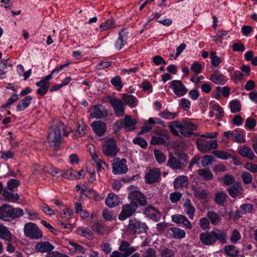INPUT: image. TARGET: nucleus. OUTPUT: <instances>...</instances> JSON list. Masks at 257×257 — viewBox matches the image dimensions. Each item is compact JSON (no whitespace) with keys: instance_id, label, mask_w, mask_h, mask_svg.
Returning <instances> with one entry per match:
<instances>
[{"instance_id":"40","label":"nucleus","mask_w":257,"mask_h":257,"mask_svg":"<svg viewBox=\"0 0 257 257\" xmlns=\"http://www.w3.org/2000/svg\"><path fill=\"white\" fill-rule=\"evenodd\" d=\"M37 85L39 87L37 89V93L40 95H44L48 91L50 83H46L45 82L41 80L37 83Z\"/></svg>"},{"instance_id":"2","label":"nucleus","mask_w":257,"mask_h":257,"mask_svg":"<svg viewBox=\"0 0 257 257\" xmlns=\"http://www.w3.org/2000/svg\"><path fill=\"white\" fill-rule=\"evenodd\" d=\"M56 121L55 126L50 128L48 134L47 139L48 142L53 145L55 149H57L61 142L62 137L61 135V130L64 129V124L61 121L54 120Z\"/></svg>"},{"instance_id":"62","label":"nucleus","mask_w":257,"mask_h":257,"mask_svg":"<svg viewBox=\"0 0 257 257\" xmlns=\"http://www.w3.org/2000/svg\"><path fill=\"white\" fill-rule=\"evenodd\" d=\"M102 216L103 218L107 221H111L115 218L113 212L108 209H105L103 211Z\"/></svg>"},{"instance_id":"63","label":"nucleus","mask_w":257,"mask_h":257,"mask_svg":"<svg viewBox=\"0 0 257 257\" xmlns=\"http://www.w3.org/2000/svg\"><path fill=\"white\" fill-rule=\"evenodd\" d=\"M182 197V194L179 192H175L170 194V199L172 203H176Z\"/></svg>"},{"instance_id":"12","label":"nucleus","mask_w":257,"mask_h":257,"mask_svg":"<svg viewBox=\"0 0 257 257\" xmlns=\"http://www.w3.org/2000/svg\"><path fill=\"white\" fill-rule=\"evenodd\" d=\"M182 127L179 131L184 136L188 137L193 134V131L197 130V126L193 122L188 120H183L181 123Z\"/></svg>"},{"instance_id":"51","label":"nucleus","mask_w":257,"mask_h":257,"mask_svg":"<svg viewBox=\"0 0 257 257\" xmlns=\"http://www.w3.org/2000/svg\"><path fill=\"white\" fill-rule=\"evenodd\" d=\"M213 161V157L211 155H205L201 160V165L204 167H207L208 166L212 165Z\"/></svg>"},{"instance_id":"57","label":"nucleus","mask_w":257,"mask_h":257,"mask_svg":"<svg viewBox=\"0 0 257 257\" xmlns=\"http://www.w3.org/2000/svg\"><path fill=\"white\" fill-rule=\"evenodd\" d=\"M241 178L245 184H249L252 182V175L247 172H243L241 174Z\"/></svg>"},{"instance_id":"35","label":"nucleus","mask_w":257,"mask_h":257,"mask_svg":"<svg viewBox=\"0 0 257 257\" xmlns=\"http://www.w3.org/2000/svg\"><path fill=\"white\" fill-rule=\"evenodd\" d=\"M197 174L204 180H210L213 177L212 173L208 168L199 169L197 171Z\"/></svg>"},{"instance_id":"13","label":"nucleus","mask_w":257,"mask_h":257,"mask_svg":"<svg viewBox=\"0 0 257 257\" xmlns=\"http://www.w3.org/2000/svg\"><path fill=\"white\" fill-rule=\"evenodd\" d=\"M137 121L135 119L132 118L130 116L126 115L122 120L116 122L115 124L116 126H124L127 131H133L136 129V124Z\"/></svg>"},{"instance_id":"8","label":"nucleus","mask_w":257,"mask_h":257,"mask_svg":"<svg viewBox=\"0 0 257 257\" xmlns=\"http://www.w3.org/2000/svg\"><path fill=\"white\" fill-rule=\"evenodd\" d=\"M197 148L202 153H205L212 149H216L218 144L216 140L206 141L201 138L198 139L196 141Z\"/></svg>"},{"instance_id":"16","label":"nucleus","mask_w":257,"mask_h":257,"mask_svg":"<svg viewBox=\"0 0 257 257\" xmlns=\"http://www.w3.org/2000/svg\"><path fill=\"white\" fill-rule=\"evenodd\" d=\"M131 202L137 203L138 202L140 205H145L147 203L146 197L144 195L139 191H134L131 192L128 196Z\"/></svg>"},{"instance_id":"26","label":"nucleus","mask_w":257,"mask_h":257,"mask_svg":"<svg viewBox=\"0 0 257 257\" xmlns=\"http://www.w3.org/2000/svg\"><path fill=\"white\" fill-rule=\"evenodd\" d=\"M12 207L9 205L4 204L0 207V219L3 220H8L11 218Z\"/></svg>"},{"instance_id":"39","label":"nucleus","mask_w":257,"mask_h":257,"mask_svg":"<svg viewBox=\"0 0 257 257\" xmlns=\"http://www.w3.org/2000/svg\"><path fill=\"white\" fill-rule=\"evenodd\" d=\"M207 217L209 219L212 225H217L221 220V216L214 211H208L207 213Z\"/></svg>"},{"instance_id":"5","label":"nucleus","mask_w":257,"mask_h":257,"mask_svg":"<svg viewBox=\"0 0 257 257\" xmlns=\"http://www.w3.org/2000/svg\"><path fill=\"white\" fill-rule=\"evenodd\" d=\"M102 151L103 155L107 157H114L119 152L117 147L116 142L114 139H109L102 146Z\"/></svg>"},{"instance_id":"54","label":"nucleus","mask_w":257,"mask_h":257,"mask_svg":"<svg viewBox=\"0 0 257 257\" xmlns=\"http://www.w3.org/2000/svg\"><path fill=\"white\" fill-rule=\"evenodd\" d=\"M112 85L115 87H118L117 90H120L123 86L121 78L117 75L112 78L110 81Z\"/></svg>"},{"instance_id":"43","label":"nucleus","mask_w":257,"mask_h":257,"mask_svg":"<svg viewBox=\"0 0 257 257\" xmlns=\"http://www.w3.org/2000/svg\"><path fill=\"white\" fill-rule=\"evenodd\" d=\"M169 127L170 132L175 136H179V132L176 129H179V131L181 130L182 127L181 123L178 121H173L169 123Z\"/></svg>"},{"instance_id":"30","label":"nucleus","mask_w":257,"mask_h":257,"mask_svg":"<svg viewBox=\"0 0 257 257\" xmlns=\"http://www.w3.org/2000/svg\"><path fill=\"white\" fill-rule=\"evenodd\" d=\"M210 108L212 110L209 113V116L211 117L214 115L217 119H219L223 116V110L218 104L211 105Z\"/></svg>"},{"instance_id":"3","label":"nucleus","mask_w":257,"mask_h":257,"mask_svg":"<svg viewBox=\"0 0 257 257\" xmlns=\"http://www.w3.org/2000/svg\"><path fill=\"white\" fill-rule=\"evenodd\" d=\"M175 155V156L172 153H170L167 162L168 166L173 169L183 170L187 164V156L182 153H176Z\"/></svg>"},{"instance_id":"34","label":"nucleus","mask_w":257,"mask_h":257,"mask_svg":"<svg viewBox=\"0 0 257 257\" xmlns=\"http://www.w3.org/2000/svg\"><path fill=\"white\" fill-rule=\"evenodd\" d=\"M119 200L118 196L114 194H109L105 199L106 205L112 208L119 204Z\"/></svg>"},{"instance_id":"60","label":"nucleus","mask_w":257,"mask_h":257,"mask_svg":"<svg viewBox=\"0 0 257 257\" xmlns=\"http://www.w3.org/2000/svg\"><path fill=\"white\" fill-rule=\"evenodd\" d=\"M156 251L152 247H148L144 250L142 257H156Z\"/></svg>"},{"instance_id":"19","label":"nucleus","mask_w":257,"mask_h":257,"mask_svg":"<svg viewBox=\"0 0 257 257\" xmlns=\"http://www.w3.org/2000/svg\"><path fill=\"white\" fill-rule=\"evenodd\" d=\"M54 248V245L48 241H40L35 246V250L37 252L45 253L51 251Z\"/></svg>"},{"instance_id":"31","label":"nucleus","mask_w":257,"mask_h":257,"mask_svg":"<svg viewBox=\"0 0 257 257\" xmlns=\"http://www.w3.org/2000/svg\"><path fill=\"white\" fill-rule=\"evenodd\" d=\"M185 212L188 215L190 219L194 217L195 209L191 202L190 199L187 198L185 200V202L183 204Z\"/></svg>"},{"instance_id":"33","label":"nucleus","mask_w":257,"mask_h":257,"mask_svg":"<svg viewBox=\"0 0 257 257\" xmlns=\"http://www.w3.org/2000/svg\"><path fill=\"white\" fill-rule=\"evenodd\" d=\"M170 139L168 134L165 133L161 136H153L151 139V144L154 145H163L166 143V140Z\"/></svg>"},{"instance_id":"15","label":"nucleus","mask_w":257,"mask_h":257,"mask_svg":"<svg viewBox=\"0 0 257 257\" xmlns=\"http://www.w3.org/2000/svg\"><path fill=\"white\" fill-rule=\"evenodd\" d=\"M161 174L159 169L155 168L149 170L145 176L146 182L148 184H152L159 181Z\"/></svg>"},{"instance_id":"25","label":"nucleus","mask_w":257,"mask_h":257,"mask_svg":"<svg viewBox=\"0 0 257 257\" xmlns=\"http://www.w3.org/2000/svg\"><path fill=\"white\" fill-rule=\"evenodd\" d=\"M130 245V244L128 242L123 241L119 246V250L126 255V257H128L137 250L135 247H131Z\"/></svg>"},{"instance_id":"37","label":"nucleus","mask_w":257,"mask_h":257,"mask_svg":"<svg viewBox=\"0 0 257 257\" xmlns=\"http://www.w3.org/2000/svg\"><path fill=\"white\" fill-rule=\"evenodd\" d=\"M93 160L95 162L97 168V171L100 172L102 170H104L105 168H108V166L103 160L99 159L96 154L91 155Z\"/></svg>"},{"instance_id":"58","label":"nucleus","mask_w":257,"mask_h":257,"mask_svg":"<svg viewBox=\"0 0 257 257\" xmlns=\"http://www.w3.org/2000/svg\"><path fill=\"white\" fill-rule=\"evenodd\" d=\"M212 153L218 158L224 160H226L231 157L229 153L223 151H214Z\"/></svg>"},{"instance_id":"14","label":"nucleus","mask_w":257,"mask_h":257,"mask_svg":"<svg viewBox=\"0 0 257 257\" xmlns=\"http://www.w3.org/2000/svg\"><path fill=\"white\" fill-rule=\"evenodd\" d=\"M108 115L107 110L102 105H93L90 109V115L96 118H105Z\"/></svg>"},{"instance_id":"52","label":"nucleus","mask_w":257,"mask_h":257,"mask_svg":"<svg viewBox=\"0 0 257 257\" xmlns=\"http://www.w3.org/2000/svg\"><path fill=\"white\" fill-rule=\"evenodd\" d=\"M230 108L231 112L236 113L241 109V104L239 101L234 100L230 103Z\"/></svg>"},{"instance_id":"48","label":"nucleus","mask_w":257,"mask_h":257,"mask_svg":"<svg viewBox=\"0 0 257 257\" xmlns=\"http://www.w3.org/2000/svg\"><path fill=\"white\" fill-rule=\"evenodd\" d=\"M20 184V182L19 180L11 179L7 182V187L6 188L11 191H15Z\"/></svg>"},{"instance_id":"20","label":"nucleus","mask_w":257,"mask_h":257,"mask_svg":"<svg viewBox=\"0 0 257 257\" xmlns=\"http://www.w3.org/2000/svg\"><path fill=\"white\" fill-rule=\"evenodd\" d=\"M91 126L94 133L99 137L103 136L106 131L105 123L100 120L93 122Z\"/></svg>"},{"instance_id":"9","label":"nucleus","mask_w":257,"mask_h":257,"mask_svg":"<svg viewBox=\"0 0 257 257\" xmlns=\"http://www.w3.org/2000/svg\"><path fill=\"white\" fill-rule=\"evenodd\" d=\"M109 102L113 107L117 117L122 116L124 114V104L122 100L115 97H110Z\"/></svg>"},{"instance_id":"29","label":"nucleus","mask_w":257,"mask_h":257,"mask_svg":"<svg viewBox=\"0 0 257 257\" xmlns=\"http://www.w3.org/2000/svg\"><path fill=\"white\" fill-rule=\"evenodd\" d=\"M188 181L187 176L184 175L179 176L174 181V187L176 189L186 187L188 185Z\"/></svg>"},{"instance_id":"21","label":"nucleus","mask_w":257,"mask_h":257,"mask_svg":"<svg viewBox=\"0 0 257 257\" xmlns=\"http://www.w3.org/2000/svg\"><path fill=\"white\" fill-rule=\"evenodd\" d=\"M173 222L177 224H182L186 228L191 229L192 225L191 222L184 215L181 214L173 215L171 217Z\"/></svg>"},{"instance_id":"64","label":"nucleus","mask_w":257,"mask_h":257,"mask_svg":"<svg viewBox=\"0 0 257 257\" xmlns=\"http://www.w3.org/2000/svg\"><path fill=\"white\" fill-rule=\"evenodd\" d=\"M200 227L203 230H206L210 228V223L208 219L206 217H203L199 220Z\"/></svg>"},{"instance_id":"10","label":"nucleus","mask_w":257,"mask_h":257,"mask_svg":"<svg viewBox=\"0 0 257 257\" xmlns=\"http://www.w3.org/2000/svg\"><path fill=\"white\" fill-rule=\"evenodd\" d=\"M125 163V159L120 160L118 158H114L112 164L113 173L114 174H121L126 173L127 168Z\"/></svg>"},{"instance_id":"49","label":"nucleus","mask_w":257,"mask_h":257,"mask_svg":"<svg viewBox=\"0 0 257 257\" xmlns=\"http://www.w3.org/2000/svg\"><path fill=\"white\" fill-rule=\"evenodd\" d=\"M92 229L97 233L99 234H102L106 230V227L105 225L102 223H94L91 227Z\"/></svg>"},{"instance_id":"44","label":"nucleus","mask_w":257,"mask_h":257,"mask_svg":"<svg viewBox=\"0 0 257 257\" xmlns=\"http://www.w3.org/2000/svg\"><path fill=\"white\" fill-rule=\"evenodd\" d=\"M227 197L226 194L223 192H218L215 195L214 201L220 206H223Z\"/></svg>"},{"instance_id":"11","label":"nucleus","mask_w":257,"mask_h":257,"mask_svg":"<svg viewBox=\"0 0 257 257\" xmlns=\"http://www.w3.org/2000/svg\"><path fill=\"white\" fill-rule=\"evenodd\" d=\"M169 87L172 89L174 93L178 96H182L185 95L187 91V88L180 80H173L170 82Z\"/></svg>"},{"instance_id":"53","label":"nucleus","mask_w":257,"mask_h":257,"mask_svg":"<svg viewBox=\"0 0 257 257\" xmlns=\"http://www.w3.org/2000/svg\"><path fill=\"white\" fill-rule=\"evenodd\" d=\"M133 142L134 144L140 146L143 149H146L148 147L147 142L143 138L141 137H137L133 139Z\"/></svg>"},{"instance_id":"59","label":"nucleus","mask_w":257,"mask_h":257,"mask_svg":"<svg viewBox=\"0 0 257 257\" xmlns=\"http://www.w3.org/2000/svg\"><path fill=\"white\" fill-rule=\"evenodd\" d=\"M253 205L250 204H242L240 207V213L243 214L250 213L252 211Z\"/></svg>"},{"instance_id":"41","label":"nucleus","mask_w":257,"mask_h":257,"mask_svg":"<svg viewBox=\"0 0 257 257\" xmlns=\"http://www.w3.org/2000/svg\"><path fill=\"white\" fill-rule=\"evenodd\" d=\"M225 253L231 257H234L239 253V249L233 245H225L224 248Z\"/></svg>"},{"instance_id":"18","label":"nucleus","mask_w":257,"mask_h":257,"mask_svg":"<svg viewBox=\"0 0 257 257\" xmlns=\"http://www.w3.org/2000/svg\"><path fill=\"white\" fill-rule=\"evenodd\" d=\"M192 191L194 196L200 200L207 198L209 192L207 190L202 189L197 184L191 186Z\"/></svg>"},{"instance_id":"38","label":"nucleus","mask_w":257,"mask_h":257,"mask_svg":"<svg viewBox=\"0 0 257 257\" xmlns=\"http://www.w3.org/2000/svg\"><path fill=\"white\" fill-rule=\"evenodd\" d=\"M3 195L6 199L10 202H14L20 199L19 195L18 193L10 192L7 188H4L3 190Z\"/></svg>"},{"instance_id":"4","label":"nucleus","mask_w":257,"mask_h":257,"mask_svg":"<svg viewBox=\"0 0 257 257\" xmlns=\"http://www.w3.org/2000/svg\"><path fill=\"white\" fill-rule=\"evenodd\" d=\"M24 232L26 236L32 239H39L43 237V233L38 226L31 222L25 224Z\"/></svg>"},{"instance_id":"23","label":"nucleus","mask_w":257,"mask_h":257,"mask_svg":"<svg viewBox=\"0 0 257 257\" xmlns=\"http://www.w3.org/2000/svg\"><path fill=\"white\" fill-rule=\"evenodd\" d=\"M144 212L148 217L154 221H158L161 218L160 211L156 208L152 206L146 208Z\"/></svg>"},{"instance_id":"55","label":"nucleus","mask_w":257,"mask_h":257,"mask_svg":"<svg viewBox=\"0 0 257 257\" xmlns=\"http://www.w3.org/2000/svg\"><path fill=\"white\" fill-rule=\"evenodd\" d=\"M177 115L176 113L170 112L168 109L164 110L160 114L162 118L167 119H174Z\"/></svg>"},{"instance_id":"27","label":"nucleus","mask_w":257,"mask_h":257,"mask_svg":"<svg viewBox=\"0 0 257 257\" xmlns=\"http://www.w3.org/2000/svg\"><path fill=\"white\" fill-rule=\"evenodd\" d=\"M124 104H126L131 107H135L136 106L138 100L132 95L123 93L122 94L121 98Z\"/></svg>"},{"instance_id":"45","label":"nucleus","mask_w":257,"mask_h":257,"mask_svg":"<svg viewBox=\"0 0 257 257\" xmlns=\"http://www.w3.org/2000/svg\"><path fill=\"white\" fill-rule=\"evenodd\" d=\"M233 137L232 141L237 143H245L246 140L244 139L243 133L238 130H234Z\"/></svg>"},{"instance_id":"46","label":"nucleus","mask_w":257,"mask_h":257,"mask_svg":"<svg viewBox=\"0 0 257 257\" xmlns=\"http://www.w3.org/2000/svg\"><path fill=\"white\" fill-rule=\"evenodd\" d=\"M115 27V22L113 19H108L100 25V28L102 29L101 31H106Z\"/></svg>"},{"instance_id":"24","label":"nucleus","mask_w":257,"mask_h":257,"mask_svg":"<svg viewBox=\"0 0 257 257\" xmlns=\"http://www.w3.org/2000/svg\"><path fill=\"white\" fill-rule=\"evenodd\" d=\"M167 233L170 237L177 239L183 238L186 235L184 230L176 227H170L167 230Z\"/></svg>"},{"instance_id":"47","label":"nucleus","mask_w":257,"mask_h":257,"mask_svg":"<svg viewBox=\"0 0 257 257\" xmlns=\"http://www.w3.org/2000/svg\"><path fill=\"white\" fill-rule=\"evenodd\" d=\"M77 171L73 170L71 168L68 169L66 171L62 174V176L64 178L70 180H74L78 179V176L76 175Z\"/></svg>"},{"instance_id":"6","label":"nucleus","mask_w":257,"mask_h":257,"mask_svg":"<svg viewBox=\"0 0 257 257\" xmlns=\"http://www.w3.org/2000/svg\"><path fill=\"white\" fill-rule=\"evenodd\" d=\"M147 228V226L145 223L132 218L129 220L127 230L130 233L135 234L145 232Z\"/></svg>"},{"instance_id":"61","label":"nucleus","mask_w":257,"mask_h":257,"mask_svg":"<svg viewBox=\"0 0 257 257\" xmlns=\"http://www.w3.org/2000/svg\"><path fill=\"white\" fill-rule=\"evenodd\" d=\"M210 58L211 64L215 67H216L218 65H219L221 62L220 59L216 56L215 52H211Z\"/></svg>"},{"instance_id":"1","label":"nucleus","mask_w":257,"mask_h":257,"mask_svg":"<svg viewBox=\"0 0 257 257\" xmlns=\"http://www.w3.org/2000/svg\"><path fill=\"white\" fill-rule=\"evenodd\" d=\"M227 234L221 229L202 232L199 235L201 242L205 245H213L218 240L222 243L226 242Z\"/></svg>"},{"instance_id":"42","label":"nucleus","mask_w":257,"mask_h":257,"mask_svg":"<svg viewBox=\"0 0 257 257\" xmlns=\"http://www.w3.org/2000/svg\"><path fill=\"white\" fill-rule=\"evenodd\" d=\"M210 80L217 84H223L226 81L225 76L222 74H213L210 75Z\"/></svg>"},{"instance_id":"22","label":"nucleus","mask_w":257,"mask_h":257,"mask_svg":"<svg viewBox=\"0 0 257 257\" xmlns=\"http://www.w3.org/2000/svg\"><path fill=\"white\" fill-rule=\"evenodd\" d=\"M229 195L232 198L240 195L243 192V188L241 183L235 182L227 189Z\"/></svg>"},{"instance_id":"17","label":"nucleus","mask_w":257,"mask_h":257,"mask_svg":"<svg viewBox=\"0 0 257 257\" xmlns=\"http://www.w3.org/2000/svg\"><path fill=\"white\" fill-rule=\"evenodd\" d=\"M128 39V32H125L124 29H121L118 33V37L114 47L115 50H120L126 43Z\"/></svg>"},{"instance_id":"32","label":"nucleus","mask_w":257,"mask_h":257,"mask_svg":"<svg viewBox=\"0 0 257 257\" xmlns=\"http://www.w3.org/2000/svg\"><path fill=\"white\" fill-rule=\"evenodd\" d=\"M32 100V97L30 96H27L22 99L18 103L16 109L18 111H21L26 109L30 105Z\"/></svg>"},{"instance_id":"56","label":"nucleus","mask_w":257,"mask_h":257,"mask_svg":"<svg viewBox=\"0 0 257 257\" xmlns=\"http://www.w3.org/2000/svg\"><path fill=\"white\" fill-rule=\"evenodd\" d=\"M154 154L155 158L157 162L160 163H163L166 161V156L163 154L162 152L158 150H154Z\"/></svg>"},{"instance_id":"28","label":"nucleus","mask_w":257,"mask_h":257,"mask_svg":"<svg viewBox=\"0 0 257 257\" xmlns=\"http://www.w3.org/2000/svg\"><path fill=\"white\" fill-rule=\"evenodd\" d=\"M238 154L242 157L253 160L254 158V155L251 149L245 146L240 147L238 151Z\"/></svg>"},{"instance_id":"36","label":"nucleus","mask_w":257,"mask_h":257,"mask_svg":"<svg viewBox=\"0 0 257 257\" xmlns=\"http://www.w3.org/2000/svg\"><path fill=\"white\" fill-rule=\"evenodd\" d=\"M13 235L9 229L4 226L0 230V238L8 242H11L13 239Z\"/></svg>"},{"instance_id":"7","label":"nucleus","mask_w":257,"mask_h":257,"mask_svg":"<svg viewBox=\"0 0 257 257\" xmlns=\"http://www.w3.org/2000/svg\"><path fill=\"white\" fill-rule=\"evenodd\" d=\"M138 206L137 203L131 202L128 204L123 205L118 215V219L123 221L132 216L136 212Z\"/></svg>"},{"instance_id":"50","label":"nucleus","mask_w":257,"mask_h":257,"mask_svg":"<svg viewBox=\"0 0 257 257\" xmlns=\"http://www.w3.org/2000/svg\"><path fill=\"white\" fill-rule=\"evenodd\" d=\"M68 65V64H65L62 65L61 66H60L59 67L56 68V69H54L52 71V72L51 73V74L46 76L45 78H44L41 80L45 82L46 83H50L49 81L52 77L53 74H54L55 73L59 72L60 71L62 70L64 68L67 67Z\"/></svg>"}]
</instances>
